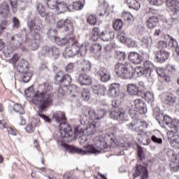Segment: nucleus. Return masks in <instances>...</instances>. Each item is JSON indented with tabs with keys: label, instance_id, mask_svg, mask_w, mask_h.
<instances>
[{
	"label": "nucleus",
	"instance_id": "nucleus-59",
	"mask_svg": "<svg viewBox=\"0 0 179 179\" xmlns=\"http://www.w3.org/2000/svg\"><path fill=\"white\" fill-rule=\"evenodd\" d=\"M13 27L19 29L20 27V21L16 17H13Z\"/></svg>",
	"mask_w": 179,
	"mask_h": 179
},
{
	"label": "nucleus",
	"instance_id": "nucleus-21",
	"mask_svg": "<svg viewBox=\"0 0 179 179\" xmlns=\"http://www.w3.org/2000/svg\"><path fill=\"white\" fill-rule=\"evenodd\" d=\"M40 47V35L38 34H35L34 35V38L29 43V50L31 51H36L38 50Z\"/></svg>",
	"mask_w": 179,
	"mask_h": 179
},
{
	"label": "nucleus",
	"instance_id": "nucleus-38",
	"mask_svg": "<svg viewBox=\"0 0 179 179\" xmlns=\"http://www.w3.org/2000/svg\"><path fill=\"white\" fill-rule=\"evenodd\" d=\"M176 97L171 96V95H166L165 96V101L164 103L166 104V106H174L176 104Z\"/></svg>",
	"mask_w": 179,
	"mask_h": 179
},
{
	"label": "nucleus",
	"instance_id": "nucleus-57",
	"mask_svg": "<svg viewBox=\"0 0 179 179\" xmlns=\"http://www.w3.org/2000/svg\"><path fill=\"white\" fill-rule=\"evenodd\" d=\"M87 22L90 24L94 26V24L97 23V19H96V17H94L93 15H91L87 17Z\"/></svg>",
	"mask_w": 179,
	"mask_h": 179
},
{
	"label": "nucleus",
	"instance_id": "nucleus-36",
	"mask_svg": "<svg viewBox=\"0 0 179 179\" xmlns=\"http://www.w3.org/2000/svg\"><path fill=\"white\" fill-rule=\"evenodd\" d=\"M138 40L141 43V45H152V38L149 36H144L142 38H139Z\"/></svg>",
	"mask_w": 179,
	"mask_h": 179
},
{
	"label": "nucleus",
	"instance_id": "nucleus-22",
	"mask_svg": "<svg viewBox=\"0 0 179 179\" xmlns=\"http://www.w3.org/2000/svg\"><path fill=\"white\" fill-rule=\"evenodd\" d=\"M78 80L81 86L92 85V78L86 73H81Z\"/></svg>",
	"mask_w": 179,
	"mask_h": 179
},
{
	"label": "nucleus",
	"instance_id": "nucleus-46",
	"mask_svg": "<svg viewBox=\"0 0 179 179\" xmlns=\"http://www.w3.org/2000/svg\"><path fill=\"white\" fill-rule=\"evenodd\" d=\"M99 29L94 28L91 35V40H92V41H97V40H99Z\"/></svg>",
	"mask_w": 179,
	"mask_h": 179
},
{
	"label": "nucleus",
	"instance_id": "nucleus-35",
	"mask_svg": "<svg viewBox=\"0 0 179 179\" xmlns=\"http://www.w3.org/2000/svg\"><path fill=\"white\" fill-rule=\"evenodd\" d=\"M85 6V2L82 3L80 1L78 2H73L72 5H70L69 7V9H73V10H80L83 9V7Z\"/></svg>",
	"mask_w": 179,
	"mask_h": 179
},
{
	"label": "nucleus",
	"instance_id": "nucleus-44",
	"mask_svg": "<svg viewBox=\"0 0 179 179\" xmlns=\"http://www.w3.org/2000/svg\"><path fill=\"white\" fill-rule=\"evenodd\" d=\"M122 26H124V22H122V20H116L113 23V27L115 30H121V29H122Z\"/></svg>",
	"mask_w": 179,
	"mask_h": 179
},
{
	"label": "nucleus",
	"instance_id": "nucleus-24",
	"mask_svg": "<svg viewBox=\"0 0 179 179\" xmlns=\"http://www.w3.org/2000/svg\"><path fill=\"white\" fill-rule=\"evenodd\" d=\"M166 5L172 12H178L179 10V0H166Z\"/></svg>",
	"mask_w": 179,
	"mask_h": 179
},
{
	"label": "nucleus",
	"instance_id": "nucleus-4",
	"mask_svg": "<svg viewBox=\"0 0 179 179\" xmlns=\"http://www.w3.org/2000/svg\"><path fill=\"white\" fill-rule=\"evenodd\" d=\"M27 68L29 63L24 59H21L17 66V71L22 73L21 79L24 83H27L31 79V73L27 72Z\"/></svg>",
	"mask_w": 179,
	"mask_h": 179
},
{
	"label": "nucleus",
	"instance_id": "nucleus-64",
	"mask_svg": "<svg viewBox=\"0 0 179 179\" xmlns=\"http://www.w3.org/2000/svg\"><path fill=\"white\" fill-rule=\"evenodd\" d=\"M171 129H174L178 134H179V120H175V123L173 124Z\"/></svg>",
	"mask_w": 179,
	"mask_h": 179
},
{
	"label": "nucleus",
	"instance_id": "nucleus-1",
	"mask_svg": "<svg viewBox=\"0 0 179 179\" xmlns=\"http://www.w3.org/2000/svg\"><path fill=\"white\" fill-rule=\"evenodd\" d=\"M94 146L89 145L86 147H84V150H82L78 148L69 145L66 143H62L61 144L62 148H64L69 153H78V155H87V153H100L101 150L107 149L108 145L106 143V140L103 136H98L94 138Z\"/></svg>",
	"mask_w": 179,
	"mask_h": 179
},
{
	"label": "nucleus",
	"instance_id": "nucleus-61",
	"mask_svg": "<svg viewBox=\"0 0 179 179\" xmlns=\"http://www.w3.org/2000/svg\"><path fill=\"white\" fill-rule=\"evenodd\" d=\"M7 26H8V20H4L0 23V35L2 34V31H3L5 29H6Z\"/></svg>",
	"mask_w": 179,
	"mask_h": 179
},
{
	"label": "nucleus",
	"instance_id": "nucleus-12",
	"mask_svg": "<svg viewBox=\"0 0 179 179\" xmlns=\"http://www.w3.org/2000/svg\"><path fill=\"white\" fill-rule=\"evenodd\" d=\"M55 79H56L57 83H62L63 86H69L72 80L69 75L68 74L64 75V73L61 71L57 73L55 77Z\"/></svg>",
	"mask_w": 179,
	"mask_h": 179
},
{
	"label": "nucleus",
	"instance_id": "nucleus-52",
	"mask_svg": "<svg viewBox=\"0 0 179 179\" xmlns=\"http://www.w3.org/2000/svg\"><path fill=\"white\" fill-rule=\"evenodd\" d=\"M81 95L85 101H88L89 99H90V92L89 90H83L81 91Z\"/></svg>",
	"mask_w": 179,
	"mask_h": 179
},
{
	"label": "nucleus",
	"instance_id": "nucleus-41",
	"mask_svg": "<svg viewBox=\"0 0 179 179\" xmlns=\"http://www.w3.org/2000/svg\"><path fill=\"white\" fill-rule=\"evenodd\" d=\"M137 156L141 162L145 159V152H143V148L138 145H137Z\"/></svg>",
	"mask_w": 179,
	"mask_h": 179
},
{
	"label": "nucleus",
	"instance_id": "nucleus-28",
	"mask_svg": "<svg viewBox=\"0 0 179 179\" xmlns=\"http://www.w3.org/2000/svg\"><path fill=\"white\" fill-rule=\"evenodd\" d=\"M69 9V7L64 3H57L56 7L53 9L57 15H59L61 13H64Z\"/></svg>",
	"mask_w": 179,
	"mask_h": 179
},
{
	"label": "nucleus",
	"instance_id": "nucleus-63",
	"mask_svg": "<svg viewBox=\"0 0 179 179\" xmlns=\"http://www.w3.org/2000/svg\"><path fill=\"white\" fill-rule=\"evenodd\" d=\"M87 115L90 120H96V112H94L93 110L89 109L87 110Z\"/></svg>",
	"mask_w": 179,
	"mask_h": 179
},
{
	"label": "nucleus",
	"instance_id": "nucleus-13",
	"mask_svg": "<svg viewBox=\"0 0 179 179\" xmlns=\"http://www.w3.org/2000/svg\"><path fill=\"white\" fill-rule=\"evenodd\" d=\"M96 75L99 76L101 81L103 82V83L108 82V80L111 79L110 71H108L106 68H101L99 70H96Z\"/></svg>",
	"mask_w": 179,
	"mask_h": 179
},
{
	"label": "nucleus",
	"instance_id": "nucleus-50",
	"mask_svg": "<svg viewBox=\"0 0 179 179\" xmlns=\"http://www.w3.org/2000/svg\"><path fill=\"white\" fill-rule=\"evenodd\" d=\"M24 94L27 97H29L31 99L32 97H33V99H34V96H36V94H34V92H33V87H30L28 89H27L24 91Z\"/></svg>",
	"mask_w": 179,
	"mask_h": 179
},
{
	"label": "nucleus",
	"instance_id": "nucleus-58",
	"mask_svg": "<svg viewBox=\"0 0 179 179\" xmlns=\"http://www.w3.org/2000/svg\"><path fill=\"white\" fill-rule=\"evenodd\" d=\"M135 72L137 76H142V75L145 73V69H143V68L141 66H137L135 69Z\"/></svg>",
	"mask_w": 179,
	"mask_h": 179
},
{
	"label": "nucleus",
	"instance_id": "nucleus-53",
	"mask_svg": "<svg viewBox=\"0 0 179 179\" xmlns=\"http://www.w3.org/2000/svg\"><path fill=\"white\" fill-rule=\"evenodd\" d=\"M64 179H79V176H76L73 172H66L64 175Z\"/></svg>",
	"mask_w": 179,
	"mask_h": 179
},
{
	"label": "nucleus",
	"instance_id": "nucleus-14",
	"mask_svg": "<svg viewBox=\"0 0 179 179\" xmlns=\"http://www.w3.org/2000/svg\"><path fill=\"white\" fill-rule=\"evenodd\" d=\"M36 8L41 17L46 16V19L47 20H49V22L54 20V16H52V15H47V13H45V7H44V4H43V3L37 2L36 4Z\"/></svg>",
	"mask_w": 179,
	"mask_h": 179
},
{
	"label": "nucleus",
	"instance_id": "nucleus-10",
	"mask_svg": "<svg viewBox=\"0 0 179 179\" xmlns=\"http://www.w3.org/2000/svg\"><path fill=\"white\" fill-rule=\"evenodd\" d=\"M52 119L55 120V121H56V122H57L58 124H59V127H60V134H61V131H64V129H65L64 128V124H65L66 125H68V124L65 123V122L66 121V117H65V113L64 112H56L53 116H52Z\"/></svg>",
	"mask_w": 179,
	"mask_h": 179
},
{
	"label": "nucleus",
	"instance_id": "nucleus-19",
	"mask_svg": "<svg viewBox=\"0 0 179 179\" xmlns=\"http://www.w3.org/2000/svg\"><path fill=\"white\" fill-rule=\"evenodd\" d=\"M120 94V85L117 83L112 84L107 91V96L108 97H114L118 96Z\"/></svg>",
	"mask_w": 179,
	"mask_h": 179
},
{
	"label": "nucleus",
	"instance_id": "nucleus-23",
	"mask_svg": "<svg viewBox=\"0 0 179 179\" xmlns=\"http://www.w3.org/2000/svg\"><path fill=\"white\" fill-rule=\"evenodd\" d=\"M114 37H115V34L111 30L103 31L100 36L103 41H111Z\"/></svg>",
	"mask_w": 179,
	"mask_h": 179
},
{
	"label": "nucleus",
	"instance_id": "nucleus-16",
	"mask_svg": "<svg viewBox=\"0 0 179 179\" xmlns=\"http://www.w3.org/2000/svg\"><path fill=\"white\" fill-rule=\"evenodd\" d=\"M125 110L121 108H115L113 110L110 112V117L112 120H124V115Z\"/></svg>",
	"mask_w": 179,
	"mask_h": 179
},
{
	"label": "nucleus",
	"instance_id": "nucleus-43",
	"mask_svg": "<svg viewBox=\"0 0 179 179\" xmlns=\"http://www.w3.org/2000/svg\"><path fill=\"white\" fill-rule=\"evenodd\" d=\"M122 17L124 20H127V22H134V15L129 12H123L122 14Z\"/></svg>",
	"mask_w": 179,
	"mask_h": 179
},
{
	"label": "nucleus",
	"instance_id": "nucleus-56",
	"mask_svg": "<svg viewBox=\"0 0 179 179\" xmlns=\"http://www.w3.org/2000/svg\"><path fill=\"white\" fill-rule=\"evenodd\" d=\"M14 110L16 113H19L20 114H24V109H23V106L17 103L14 106Z\"/></svg>",
	"mask_w": 179,
	"mask_h": 179
},
{
	"label": "nucleus",
	"instance_id": "nucleus-49",
	"mask_svg": "<svg viewBox=\"0 0 179 179\" xmlns=\"http://www.w3.org/2000/svg\"><path fill=\"white\" fill-rule=\"evenodd\" d=\"M115 57L120 61H124V59H125V57H127V55H125V52L117 50L115 53Z\"/></svg>",
	"mask_w": 179,
	"mask_h": 179
},
{
	"label": "nucleus",
	"instance_id": "nucleus-26",
	"mask_svg": "<svg viewBox=\"0 0 179 179\" xmlns=\"http://www.w3.org/2000/svg\"><path fill=\"white\" fill-rule=\"evenodd\" d=\"M107 92L106 87L96 84L93 87V93L98 94V96H104Z\"/></svg>",
	"mask_w": 179,
	"mask_h": 179
},
{
	"label": "nucleus",
	"instance_id": "nucleus-33",
	"mask_svg": "<svg viewBox=\"0 0 179 179\" xmlns=\"http://www.w3.org/2000/svg\"><path fill=\"white\" fill-rule=\"evenodd\" d=\"M107 9H108V3L104 1L98 10L99 16H104L105 13H107Z\"/></svg>",
	"mask_w": 179,
	"mask_h": 179
},
{
	"label": "nucleus",
	"instance_id": "nucleus-40",
	"mask_svg": "<svg viewBox=\"0 0 179 179\" xmlns=\"http://www.w3.org/2000/svg\"><path fill=\"white\" fill-rule=\"evenodd\" d=\"M101 49H102V47L100 43H94L90 48V51L94 54H97V52H99V51H101Z\"/></svg>",
	"mask_w": 179,
	"mask_h": 179
},
{
	"label": "nucleus",
	"instance_id": "nucleus-29",
	"mask_svg": "<svg viewBox=\"0 0 179 179\" xmlns=\"http://www.w3.org/2000/svg\"><path fill=\"white\" fill-rule=\"evenodd\" d=\"M137 139L141 145H148L150 142H152V141L148 138V136H146L145 132H141V134H138Z\"/></svg>",
	"mask_w": 179,
	"mask_h": 179
},
{
	"label": "nucleus",
	"instance_id": "nucleus-54",
	"mask_svg": "<svg viewBox=\"0 0 179 179\" xmlns=\"http://www.w3.org/2000/svg\"><path fill=\"white\" fill-rule=\"evenodd\" d=\"M135 64L136 65H139V64H142L143 62V56L142 55H139L136 52H135Z\"/></svg>",
	"mask_w": 179,
	"mask_h": 179
},
{
	"label": "nucleus",
	"instance_id": "nucleus-11",
	"mask_svg": "<svg viewBox=\"0 0 179 179\" xmlns=\"http://www.w3.org/2000/svg\"><path fill=\"white\" fill-rule=\"evenodd\" d=\"M57 27L61 29L64 27L67 34H72L73 33V27H72V22L69 20H61L57 22Z\"/></svg>",
	"mask_w": 179,
	"mask_h": 179
},
{
	"label": "nucleus",
	"instance_id": "nucleus-60",
	"mask_svg": "<svg viewBox=\"0 0 179 179\" xmlns=\"http://www.w3.org/2000/svg\"><path fill=\"white\" fill-rule=\"evenodd\" d=\"M145 97L147 101H153V100L155 99V96H153V94H152V92H147L145 94Z\"/></svg>",
	"mask_w": 179,
	"mask_h": 179
},
{
	"label": "nucleus",
	"instance_id": "nucleus-6",
	"mask_svg": "<svg viewBox=\"0 0 179 179\" xmlns=\"http://www.w3.org/2000/svg\"><path fill=\"white\" fill-rule=\"evenodd\" d=\"M153 115L154 117H155L157 121H162V118H163V124L167 125V127H169V128H171V129L176 122V120H173V119L169 116H163V115L160 113V109H159V108H156L154 109Z\"/></svg>",
	"mask_w": 179,
	"mask_h": 179
},
{
	"label": "nucleus",
	"instance_id": "nucleus-8",
	"mask_svg": "<svg viewBox=\"0 0 179 179\" xmlns=\"http://www.w3.org/2000/svg\"><path fill=\"white\" fill-rule=\"evenodd\" d=\"M41 54L42 55H44V57L49 55V57L53 58V59H57L59 57V49L55 46H52L51 48L48 46H44L42 48Z\"/></svg>",
	"mask_w": 179,
	"mask_h": 179
},
{
	"label": "nucleus",
	"instance_id": "nucleus-32",
	"mask_svg": "<svg viewBox=\"0 0 179 179\" xmlns=\"http://www.w3.org/2000/svg\"><path fill=\"white\" fill-rule=\"evenodd\" d=\"M71 52H73V55H76L79 54V52H82L83 50H85V46H79V43L78 42H75L71 47Z\"/></svg>",
	"mask_w": 179,
	"mask_h": 179
},
{
	"label": "nucleus",
	"instance_id": "nucleus-51",
	"mask_svg": "<svg viewBox=\"0 0 179 179\" xmlns=\"http://www.w3.org/2000/svg\"><path fill=\"white\" fill-rule=\"evenodd\" d=\"M127 92L130 96L135 95V84L127 85Z\"/></svg>",
	"mask_w": 179,
	"mask_h": 179
},
{
	"label": "nucleus",
	"instance_id": "nucleus-30",
	"mask_svg": "<svg viewBox=\"0 0 179 179\" xmlns=\"http://www.w3.org/2000/svg\"><path fill=\"white\" fill-rule=\"evenodd\" d=\"M9 15V6L4 3L0 6V17H8Z\"/></svg>",
	"mask_w": 179,
	"mask_h": 179
},
{
	"label": "nucleus",
	"instance_id": "nucleus-2",
	"mask_svg": "<svg viewBox=\"0 0 179 179\" xmlns=\"http://www.w3.org/2000/svg\"><path fill=\"white\" fill-rule=\"evenodd\" d=\"M45 92H37L32 99L34 104L38 106L40 111L43 113L50 103H52V96L51 92H52V87L51 85L45 88Z\"/></svg>",
	"mask_w": 179,
	"mask_h": 179
},
{
	"label": "nucleus",
	"instance_id": "nucleus-7",
	"mask_svg": "<svg viewBox=\"0 0 179 179\" xmlns=\"http://www.w3.org/2000/svg\"><path fill=\"white\" fill-rule=\"evenodd\" d=\"M10 41L13 45V48H12L10 46H9L7 48V50H5V53L8 54V55H10V54L13 52L14 50H17V48L22 45V43H23V38L22 36H20V34H15L10 37Z\"/></svg>",
	"mask_w": 179,
	"mask_h": 179
},
{
	"label": "nucleus",
	"instance_id": "nucleus-34",
	"mask_svg": "<svg viewBox=\"0 0 179 179\" xmlns=\"http://www.w3.org/2000/svg\"><path fill=\"white\" fill-rule=\"evenodd\" d=\"M157 17H152L147 20V27L148 29H155L157 26Z\"/></svg>",
	"mask_w": 179,
	"mask_h": 179
},
{
	"label": "nucleus",
	"instance_id": "nucleus-27",
	"mask_svg": "<svg viewBox=\"0 0 179 179\" xmlns=\"http://www.w3.org/2000/svg\"><path fill=\"white\" fill-rule=\"evenodd\" d=\"M80 73H87L92 69V64L87 60H83L80 65Z\"/></svg>",
	"mask_w": 179,
	"mask_h": 179
},
{
	"label": "nucleus",
	"instance_id": "nucleus-37",
	"mask_svg": "<svg viewBox=\"0 0 179 179\" xmlns=\"http://www.w3.org/2000/svg\"><path fill=\"white\" fill-rule=\"evenodd\" d=\"M165 38H168L169 40V46L171 47V48H177L178 46V43L176 39L173 38V37L170 36L169 34H166L165 36Z\"/></svg>",
	"mask_w": 179,
	"mask_h": 179
},
{
	"label": "nucleus",
	"instance_id": "nucleus-48",
	"mask_svg": "<svg viewBox=\"0 0 179 179\" xmlns=\"http://www.w3.org/2000/svg\"><path fill=\"white\" fill-rule=\"evenodd\" d=\"M165 71L169 74L171 75L176 73V66L173 64H167L165 68Z\"/></svg>",
	"mask_w": 179,
	"mask_h": 179
},
{
	"label": "nucleus",
	"instance_id": "nucleus-45",
	"mask_svg": "<svg viewBox=\"0 0 179 179\" xmlns=\"http://www.w3.org/2000/svg\"><path fill=\"white\" fill-rule=\"evenodd\" d=\"M144 69L145 71L152 72V69H153V64L150 61H145L143 63Z\"/></svg>",
	"mask_w": 179,
	"mask_h": 179
},
{
	"label": "nucleus",
	"instance_id": "nucleus-39",
	"mask_svg": "<svg viewBox=\"0 0 179 179\" xmlns=\"http://www.w3.org/2000/svg\"><path fill=\"white\" fill-rule=\"evenodd\" d=\"M63 57H64V58H71L72 57H74L72 49L70 46L66 47L65 50L63 52Z\"/></svg>",
	"mask_w": 179,
	"mask_h": 179
},
{
	"label": "nucleus",
	"instance_id": "nucleus-31",
	"mask_svg": "<svg viewBox=\"0 0 179 179\" xmlns=\"http://www.w3.org/2000/svg\"><path fill=\"white\" fill-rule=\"evenodd\" d=\"M106 115H107V110L99 109L95 111V120H94V122H97V121L103 120Z\"/></svg>",
	"mask_w": 179,
	"mask_h": 179
},
{
	"label": "nucleus",
	"instance_id": "nucleus-42",
	"mask_svg": "<svg viewBox=\"0 0 179 179\" xmlns=\"http://www.w3.org/2000/svg\"><path fill=\"white\" fill-rule=\"evenodd\" d=\"M53 40H55L57 45H65L68 43V39L61 38L59 37L53 36Z\"/></svg>",
	"mask_w": 179,
	"mask_h": 179
},
{
	"label": "nucleus",
	"instance_id": "nucleus-3",
	"mask_svg": "<svg viewBox=\"0 0 179 179\" xmlns=\"http://www.w3.org/2000/svg\"><path fill=\"white\" fill-rule=\"evenodd\" d=\"M64 125V130L61 131V138H66L67 142H70L75 139V138H79L80 145H83L85 142L87 141V134H79V132H82L80 131V127H78L75 129V131H72V129L69 124H63Z\"/></svg>",
	"mask_w": 179,
	"mask_h": 179
},
{
	"label": "nucleus",
	"instance_id": "nucleus-15",
	"mask_svg": "<svg viewBox=\"0 0 179 179\" xmlns=\"http://www.w3.org/2000/svg\"><path fill=\"white\" fill-rule=\"evenodd\" d=\"M170 57V53L166 50H159L155 53V61L159 64H163L166 62V59H169Z\"/></svg>",
	"mask_w": 179,
	"mask_h": 179
},
{
	"label": "nucleus",
	"instance_id": "nucleus-17",
	"mask_svg": "<svg viewBox=\"0 0 179 179\" xmlns=\"http://www.w3.org/2000/svg\"><path fill=\"white\" fill-rule=\"evenodd\" d=\"M135 176L136 177H138V176H140L142 179H148L149 177L148 169L142 165L137 164L135 171Z\"/></svg>",
	"mask_w": 179,
	"mask_h": 179
},
{
	"label": "nucleus",
	"instance_id": "nucleus-18",
	"mask_svg": "<svg viewBox=\"0 0 179 179\" xmlns=\"http://www.w3.org/2000/svg\"><path fill=\"white\" fill-rule=\"evenodd\" d=\"M80 127V131L79 134H85V135H94L96 133V122L93 120V122L90 123L85 129H83L82 127Z\"/></svg>",
	"mask_w": 179,
	"mask_h": 179
},
{
	"label": "nucleus",
	"instance_id": "nucleus-62",
	"mask_svg": "<svg viewBox=\"0 0 179 179\" xmlns=\"http://www.w3.org/2000/svg\"><path fill=\"white\" fill-rule=\"evenodd\" d=\"M176 136H177V134H176V132H174L173 130H169L167 131V138L170 141L173 138H176Z\"/></svg>",
	"mask_w": 179,
	"mask_h": 179
},
{
	"label": "nucleus",
	"instance_id": "nucleus-20",
	"mask_svg": "<svg viewBox=\"0 0 179 179\" xmlns=\"http://www.w3.org/2000/svg\"><path fill=\"white\" fill-rule=\"evenodd\" d=\"M135 108L136 111L140 113V114H146L148 109L145 107V103L142 99H136L135 100Z\"/></svg>",
	"mask_w": 179,
	"mask_h": 179
},
{
	"label": "nucleus",
	"instance_id": "nucleus-9",
	"mask_svg": "<svg viewBox=\"0 0 179 179\" xmlns=\"http://www.w3.org/2000/svg\"><path fill=\"white\" fill-rule=\"evenodd\" d=\"M167 156L171 159L172 164L171 169L175 173L179 171V155H177L173 150L167 152Z\"/></svg>",
	"mask_w": 179,
	"mask_h": 179
},
{
	"label": "nucleus",
	"instance_id": "nucleus-5",
	"mask_svg": "<svg viewBox=\"0 0 179 179\" xmlns=\"http://www.w3.org/2000/svg\"><path fill=\"white\" fill-rule=\"evenodd\" d=\"M115 71L122 79H132L134 78V72L131 73L128 71V67L124 64H117L115 66Z\"/></svg>",
	"mask_w": 179,
	"mask_h": 179
},
{
	"label": "nucleus",
	"instance_id": "nucleus-55",
	"mask_svg": "<svg viewBox=\"0 0 179 179\" xmlns=\"http://www.w3.org/2000/svg\"><path fill=\"white\" fill-rule=\"evenodd\" d=\"M151 141L157 145H162V143H163V139H162V138L157 137L156 135H152L151 136Z\"/></svg>",
	"mask_w": 179,
	"mask_h": 179
},
{
	"label": "nucleus",
	"instance_id": "nucleus-25",
	"mask_svg": "<svg viewBox=\"0 0 179 179\" xmlns=\"http://www.w3.org/2000/svg\"><path fill=\"white\" fill-rule=\"evenodd\" d=\"M28 27L35 31L34 34H38V31L41 30V24L38 20H35V22L31 21L28 22Z\"/></svg>",
	"mask_w": 179,
	"mask_h": 179
},
{
	"label": "nucleus",
	"instance_id": "nucleus-47",
	"mask_svg": "<svg viewBox=\"0 0 179 179\" xmlns=\"http://www.w3.org/2000/svg\"><path fill=\"white\" fill-rule=\"evenodd\" d=\"M47 5L50 9H55L57 5L58 4V0H46Z\"/></svg>",
	"mask_w": 179,
	"mask_h": 179
}]
</instances>
